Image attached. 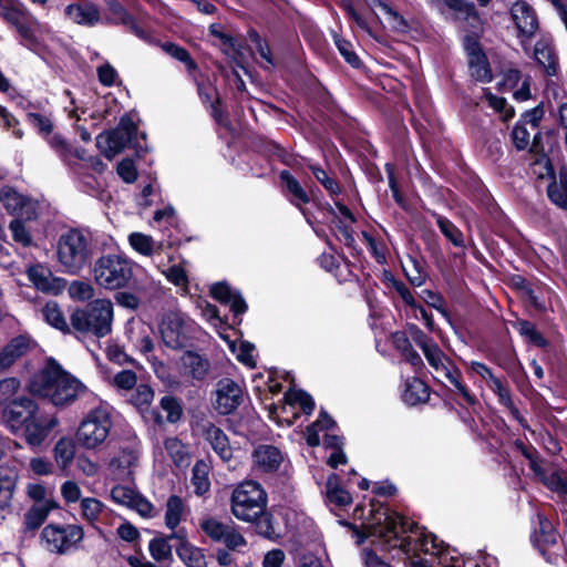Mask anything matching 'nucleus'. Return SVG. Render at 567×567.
Listing matches in <instances>:
<instances>
[{"label": "nucleus", "instance_id": "cd10ccee", "mask_svg": "<svg viewBox=\"0 0 567 567\" xmlns=\"http://www.w3.org/2000/svg\"><path fill=\"white\" fill-rule=\"evenodd\" d=\"M534 56L539 65L543 66L547 75H555L557 72L558 63L551 43L542 39L536 42L534 49Z\"/></svg>", "mask_w": 567, "mask_h": 567}, {"label": "nucleus", "instance_id": "4468645a", "mask_svg": "<svg viewBox=\"0 0 567 567\" xmlns=\"http://www.w3.org/2000/svg\"><path fill=\"white\" fill-rule=\"evenodd\" d=\"M58 424L55 416L41 413L39 409L20 432L30 446H40Z\"/></svg>", "mask_w": 567, "mask_h": 567}, {"label": "nucleus", "instance_id": "a19ab883", "mask_svg": "<svg viewBox=\"0 0 567 567\" xmlns=\"http://www.w3.org/2000/svg\"><path fill=\"white\" fill-rule=\"evenodd\" d=\"M468 68L471 75L475 80L481 82H489L492 80V70L485 53L468 59Z\"/></svg>", "mask_w": 567, "mask_h": 567}, {"label": "nucleus", "instance_id": "37998d69", "mask_svg": "<svg viewBox=\"0 0 567 567\" xmlns=\"http://www.w3.org/2000/svg\"><path fill=\"white\" fill-rule=\"evenodd\" d=\"M174 538H171L169 535L158 536L153 538L148 544V550L151 553V556L156 561H164L171 558L172 556V545L169 544V540H173Z\"/></svg>", "mask_w": 567, "mask_h": 567}, {"label": "nucleus", "instance_id": "2f4dec72", "mask_svg": "<svg viewBox=\"0 0 567 567\" xmlns=\"http://www.w3.org/2000/svg\"><path fill=\"white\" fill-rule=\"evenodd\" d=\"M56 507L55 502H38L25 514V526L28 529H37L47 519L49 513Z\"/></svg>", "mask_w": 567, "mask_h": 567}, {"label": "nucleus", "instance_id": "a18cd8bd", "mask_svg": "<svg viewBox=\"0 0 567 567\" xmlns=\"http://www.w3.org/2000/svg\"><path fill=\"white\" fill-rule=\"evenodd\" d=\"M192 483L197 495H203L209 489L210 482L208 478V468L203 461H199L194 465L192 471Z\"/></svg>", "mask_w": 567, "mask_h": 567}, {"label": "nucleus", "instance_id": "aec40b11", "mask_svg": "<svg viewBox=\"0 0 567 567\" xmlns=\"http://www.w3.org/2000/svg\"><path fill=\"white\" fill-rule=\"evenodd\" d=\"M163 342L171 349H181L186 346L187 334L185 322L178 313H167L161 324Z\"/></svg>", "mask_w": 567, "mask_h": 567}, {"label": "nucleus", "instance_id": "c85d7f7f", "mask_svg": "<svg viewBox=\"0 0 567 567\" xmlns=\"http://www.w3.org/2000/svg\"><path fill=\"white\" fill-rule=\"evenodd\" d=\"M280 181L289 202L297 207L301 204H308L310 198L301 184L288 171L280 173Z\"/></svg>", "mask_w": 567, "mask_h": 567}, {"label": "nucleus", "instance_id": "e433bc0d", "mask_svg": "<svg viewBox=\"0 0 567 567\" xmlns=\"http://www.w3.org/2000/svg\"><path fill=\"white\" fill-rule=\"evenodd\" d=\"M547 196L559 208H567V174L560 173L558 179L549 183Z\"/></svg>", "mask_w": 567, "mask_h": 567}, {"label": "nucleus", "instance_id": "a878e982", "mask_svg": "<svg viewBox=\"0 0 567 567\" xmlns=\"http://www.w3.org/2000/svg\"><path fill=\"white\" fill-rule=\"evenodd\" d=\"M252 457L255 465L265 473L277 471L284 460L280 450L272 445L258 446L255 449Z\"/></svg>", "mask_w": 567, "mask_h": 567}, {"label": "nucleus", "instance_id": "de8ad7c7", "mask_svg": "<svg viewBox=\"0 0 567 567\" xmlns=\"http://www.w3.org/2000/svg\"><path fill=\"white\" fill-rule=\"evenodd\" d=\"M128 241L134 250L144 256H151L154 252L155 241L148 235L132 233L128 237Z\"/></svg>", "mask_w": 567, "mask_h": 567}, {"label": "nucleus", "instance_id": "393cba45", "mask_svg": "<svg viewBox=\"0 0 567 567\" xmlns=\"http://www.w3.org/2000/svg\"><path fill=\"white\" fill-rule=\"evenodd\" d=\"M210 293L217 301L229 305L231 311L238 316L247 310V305L239 292L233 290L227 284L217 282L212 286Z\"/></svg>", "mask_w": 567, "mask_h": 567}, {"label": "nucleus", "instance_id": "864d4df0", "mask_svg": "<svg viewBox=\"0 0 567 567\" xmlns=\"http://www.w3.org/2000/svg\"><path fill=\"white\" fill-rule=\"evenodd\" d=\"M69 296L79 301H86L93 298L94 288L85 281L74 280L69 286Z\"/></svg>", "mask_w": 567, "mask_h": 567}, {"label": "nucleus", "instance_id": "412c9836", "mask_svg": "<svg viewBox=\"0 0 567 567\" xmlns=\"http://www.w3.org/2000/svg\"><path fill=\"white\" fill-rule=\"evenodd\" d=\"M111 497L115 503L135 509L142 517L152 516V503L128 486H114L111 491Z\"/></svg>", "mask_w": 567, "mask_h": 567}, {"label": "nucleus", "instance_id": "473e14b6", "mask_svg": "<svg viewBox=\"0 0 567 567\" xmlns=\"http://www.w3.org/2000/svg\"><path fill=\"white\" fill-rule=\"evenodd\" d=\"M429 388L422 380L413 378L405 383L403 399L409 405L424 403L429 400Z\"/></svg>", "mask_w": 567, "mask_h": 567}, {"label": "nucleus", "instance_id": "7c9ffc66", "mask_svg": "<svg viewBox=\"0 0 567 567\" xmlns=\"http://www.w3.org/2000/svg\"><path fill=\"white\" fill-rule=\"evenodd\" d=\"M54 460L62 472H65L75 456V444L70 437H61L53 449Z\"/></svg>", "mask_w": 567, "mask_h": 567}, {"label": "nucleus", "instance_id": "20e7f679", "mask_svg": "<svg viewBox=\"0 0 567 567\" xmlns=\"http://www.w3.org/2000/svg\"><path fill=\"white\" fill-rule=\"evenodd\" d=\"M58 260L70 275H78L93 257L91 236L72 228L63 233L56 245Z\"/></svg>", "mask_w": 567, "mask_h": 567}, {"label": "nucleus", "instance_id": "4c0bfd02", "mask_svg": "<svg viewBox=\"0 0 567 567\" xmlns=\"http://www.w3.org/2000/svg\"><path fill=\"white\" fill-rule=\"evenodd\" d=\"M372 4L383 14V19L390 29L399 32H403L408 29V23L404 18L383 0H373Z\"/></svg>", "mask_w": 567, "mask_h": 567}, {"label": "nucleus", "instance_id": "4d7b16f0", "mask_svg": "<svg viewBox=\"0 0 567 567\" xmlns=\"http://www.w3.org/2000/svg\"><path fill=\"white\" fill-rule=\"evenodd\" d=\"M518 332L526 337L530 342L538 347H546L547 341L545 338L536 330L535 326L526 320H520L516 324Z\"/></svg>", "mask_w": 567, "mask_h": 567}, {"label": "nucleus", "instance_id": "bb28decb", "mask_svg": "<svg viewBox=\"0 0 567 567\" xmlns=\"http://www.w3.org/2000/svg\"><path fill=\"white\" fill-rule=\"evenodd\" d=\"M159 408L166 413L164 419L162 414L154 412V420L159 425L164 424V422L174 424L183 417L184 408L182 400L172 394H166L161 398Z\"/></svg>", "mask_w": 567, "mask_h": 567}, {"label": "nucleus", "instance_id": "603ef678", "mask_svg": "<svg viewBox=\"0 0 567 567\" xmlns=\"http://www.w3.org/2000/svg\"><path fill=\"white\" fill-rule=\"evenodd\" d=\"M162 49L172 58L183 62L189 70H194L196 68V63L186 49L171 42L164 43Z\"/></svg>", "mask_w": 567, "mask_h": 567}, {"label": "nucleus", "instance_id": "c9c22d12", "mask_svg": "<svg viewBox=\"0 0 567 567\" xmlns=\"http://www.w3.org/2000/svg\"><path fill=\"white\" fill-rule=\"evenodd\" d=\"M445 4L456 11L461 19L466 20L474 29L481 24V19L475 6L466 0H444Z\"/></svg>", "mask_w": 567, "mask_h": 567}, {"label": "nucleus", "instance_id": "72a5a7b5", "mask_svg": "<svg viewBox=\"0 0 567 567\" xmlns=\"http://www.w3.org/2000/svg\"><path fill=\"white\" fill-rule=\"evenodd\" d=\"M186 513V506L183 499L177 495H171L166 502L165 511V525L167 528L174 530Z\"/></svg>", "mask_w": 567, "mask_h": 567}, {"label": "nucleus", "instance_id": "f257e3e1", "mask_svg": "<svg viewBox=\"0 0 567 567\" xmlns=\"http://www.w3.org/2000/svg\"><path fill=\"white\" fill-rule=\"evenodd\" d=\"M370 535L383 540L389 548H399L410 559L411 567H432L426 559L417 558V554L435 555L441 551V543L433 534L408 522L403 516L378 509L369 525Z\"/></svg>", "mask_w": 567, "mask_h": 567}, {"label": "nucleus", "instance_id": "ddd939ff", "mask_svg": "<svg viewBox=\"0 0 567 567\" xmlns=\"http://www.w3.org/2000/svg\"><path fill=\"white\" fill-rule=\"evenodd\" d=\"M243 401V388L229 378L220 379L212 393V406L217 414L223 416L234 413Z\"/></svg>", "mask_w": 567, "mask_h": 567}, {"label": "nucleus", "instance_id": "423d86ee", "mask_svg": "<svg viewBox=\"0 0 567 567\" xmlns=\"http://www.w3.org/2000/svg\"><path fill=\"white\" fill-rule=\"evenodd\" d=\"M2 17L14 28L23 47L28 49L38 47L37 34L40 32L42 24L22 1L9 0L6 4H2Z\"/></svg>", "mask_w": 567, "mask_h": 567}, {"label": "nucleus", "instance_id": "39448f33", "mask_svg": "<svg viewBox=\"0 0 567 567\" xmlns=\"http://www.w3.org/2000/svg\"><path fill=\"white\" fill-rule=\"evenodd\" d=\"M93 276L100 287L107 290H117L130 284L133 277V268L126 258L109 254L95 261Z\"/></svg>", "mask_w": 567, "mask_h": 567}, {"label": "nucleus", "instance_id": "79ce46f5", "mask_svg": "<svg viewBox=\"0 0 567 567\" xmlns=\"http://www.w3.org/2000/svg\"><path fill=\"white\" fill-rule=\"evenodd\" d=\"M164 447L177 466L188 464V453L181 440L177 437H168L164 442Z\"/></svg>", "mask_w": 567, "mask_h": 567}, {"label": "nucleus", "instance_id": "5fc2aeb1", "mask_svg": "<svg viewBox=\"0 0 567 567\" xmlns=\"http://www.w3.org/2000/svg\"><path fill=\"white\" fill-rule=\"evenodd\" d=\"M333 39L338 51L344 58V60L353 68H358L361 61L359 56L354 53L352 43L339 37L338 34H334Z\"/></svg>", "mask_w": 567, "mask_h": 567}, {"label": "nucleus", "instance_id": "9b49d317", "mask_svg": "<svg viewBox=\"0 0 567 567\" xmlns=\"http://www.w3.org/2000/svg\"><path fill=\"white\" fill-rule=\"evenodd\" d=\"M423 354L434 372L437 374V378L443 377L449 380L450 383L454 386V390L464 399L468 405H474L476 403L475 396L470 393L464 384H462L460 380L461 372L443 353L437 343L426 349Z\"/></svg>", "mask_w": 567, "mask_h": 567}, {"label": "nucleus", "instance_id": "e2e57ef3", "mask_svg": "<svg viewBox=\"0 0 567 567\" xmlns=\"http://www.w3.org/2000/svg\"><path fill=\"white\" fill-rule=\"evenodd\" d=\"M220 543L225 544V546L230 550H237L246 546L247 544L244 536L231 524L228 527L227 532L225 533L224 538L221 539Z\"/></svg>", "mask_w": 567, "mask_h": 567}, {"label": "nucleus", "instance_id": "b1692460", "mask_svg": "<svg viewBox=\"0 0 567 567\" xmlns=\"http://www.w3.org/2000/svg\"><path fill=\"white\" fill-rule=\"evenodd\" d=\"M181 367L184 375L203 381L209 372L210 363L197 352L186 351L181 358Z\"/></svg>", "mask_w": 567, "mask_h": 567}, {"label": "nucleus", "instance_id": "f8f14e48", "mask_svg": "<svg viewBox=\"0 0 567 567\" xmlns=\"http://www.w3.org/2000/svg\"><path fill=\"white\" fill-rule=\"evenodd\" d=\"M39 410L38 403L27 395L2 400V423L17 434Z\"/></svg>", "mask_w": 567, "mask_h": 567}, {"label": "nucleus", "instance_id": "dca6fc26", "mask_svg": "<svg viewBox=\"0 0 567 567\" xmlns=\"http://www.w3.org/2000/svg\"><path fill=\"white\" fill-rule=\"evenodd\" d=\"M27 275L37 290L48 295L56 296L66 287L63 278L53 276L51 269L42 264L30 265Z\"/></svg>", "mask_w": 567, "mask_h": 567}, {"label": "nucleus", "instance_id": "680f3d73", "mask_svg": "<svg viewBox=\"0 0 567 567\" xmlns=\"http://www.w3.org/2000/svg\"><path fill=\"white\" fill-rule=\"evenodd\" d=\"M154 399V391L147 384H141L136 388L135 392L131 395V403L142 409L148 406Z\"/></svg>", "mask_w": 567, "mask_h": 567}, {"label": "nucleus", "instance_id": "0eeeda50", "mask_svg": "<svg viewBox=\"0 0 567 567\" xmlns=\"http://www.w3.org/2000/svg\"><path fill=\"white\" fill-rule=\"evenodd\" d=\"M267 493L255 481H246L239 484L231 494V513L244 522H252L266 509Z\"/></svg>", "mask_w": 567, "mask_h": 567}, {"label": "nucleus", "instance_id": "9d476101", "mask_svg": "<svg viewBox=\"0 0 567 567\" xmlns=\"http://www.w3.org/2000/svg\"><path fill=\"white\" fill-rule=\"evenodd\" d=\"M111 426L109 412L105 409H95L81 422L76 440L85 449H95L106 440Z\"/></svg>", "mask_w": 567, "mask_h": 567}, {"label": "nucleus", "instance_id": "6e6552de", "mask_svg": "<svg viewBox=\"0 0 567 567\" xmlns=\"http://www.w3.org/2000/svg\"><path fill=\"white\" fill-rule=\"evenodd\" d=\"M83 537V528L73 524H49L41 533L45 548L59 555H65L76 549Z\"/></svg>", "mask_w": 567, "mask_h": 567}, {"label": "nucleus", "instance_id": "a211bd4d", "mask_svg": "<svg viewBox=\"0 0 567 567\" xmlns=\"http://www.w3.org/2000/svg\"><path fill=\"white\" fill-rule=\"evenodd\" d=\"M64 14L70 21L81 27L93 28L102 22L101 10L91 0L68 4Z\"/></svg>", "mask_w": 567, "mask_h": 567}, {"label": "nucleus", "instance_id": "69168bd1", "mask_svg": "<svg viewBox=\"0 0 567 567\" xmlns=\"http://www.w3.org/2000/svg\"><path fill=\"white\" fill-rule=\"evenodd\" d=\"M137 382L136 373L132 370H123L114 375L113 383L117 389L132 390Z\"/></svg>", "mask_w": 567, "mask_h": 567}, {"label": "nucleus", "instance_id": "c756f323", "mask_svg": "<svg viewBox=\"0 0 567 567\" xmlns=\"http://www.w3.org/2000/svg\"><path fill=\"white\" fill-rule=\"evenodd\" d=\"M538 525L535 527L532 536L534 543L540 548L542 546L555 545L557 542V532L551 522L543 514L537 515Z\"/></svg>", "mask_w": 567, "mask_h": 567}, {"label": "nucleus", "instance_id": "5701e85b", "mask_svg": "<svg viewBox=\"0 0 567 567\" xmlns=\"http://www.w3.org/2000/svg\"><path fill=\"white\" fill-rule=\"evenodd\" d=\"M512 18L522 35L530 38L538 29V21L533 8L525 1H517L511 9Z\"/></svg>", "mask_w": 567, "mask_h": 567}, {"label": "nucleus", "instance_id": "6e6d98bb", "mask_svg": "<svg viewBox=\"0 0 567 567\" xmlns=\"http://www.w3.org/2000/svg\"><path fill=\"white\" fill-rule=\"evenodd\" d=\"M103 509H104L103 503H101L96 498L87 497V498H83L81 501L82 516H83V518H85L86 520H89L91 523L99 519V516L101 515Z\"/></svg>", "mask_w": 567, "mask_h": 567}, {"label": "nucleus", "instance_id": "58836bf2", "mask_svg": "<svg viewBox=\"0 0 567 567\" xmlns=\"http://www.w3.org/2000/svg\"><path fill=\"white\" fill-rule=\"evenodd\" d=\"M488 386L491 390L498 396L499 403L509 409L515 416V419L524 425V419L519 415L518 410L514 406L513 400L511 398V393L507 386H505L504 382L494 377L489 382Z\"/></svg>", "mask_w": 567, "mask_h": 567}, {"label": "nucleus", "instance_id": "f03ea898", "mask_svg": "<svg viewBox=\"0 0 567 567\" xmlns=\"http://www.w3.org/2000/svg\"><path fill=\"white\" fill-rule=\"evenodd\" d=\"M29 389L31 393L48 399L55 406H65L85 395L87 388L66 372L54 359L47 360L45 367L35 374Z\"/></svg>", "mask_w": 567, "mask_h": 567}, {"label": "nucleus", "instance_id": "1a4fd4ad", "mask_svg": "<svg viewBox=\"0 0 567 567\" xmlns=\"http://www.w3.org/2000/svg\"><path fill=\"white\" fill-rule=\"evenodd\" d=\"M136 136L137 126L130 118H121L114 130L97 135L96 146L106 158L112 159L127 145L132 144L133 147H137Z\"/></svg>", "mask_w": 567, "mask_h": 567}, {"label": "nucleus", "instance_id": "6ab92c4d", "mask_svg": "<svg viewBox=\"0 0 567 567\" xmlns=\"http://www.w3.org/2000/svg\"><path fill=\"white\" fill-rule=\"evenodd\" d=\"M171 538H176L175 550L178 558L187 567H207V559L203 548L190 544L187 539V533L184 528L169 534Z\"/></svg>", "mask_w": 567, "mask_h": 567}, {"label": "nucleus", "instance_id": "7ed1b4c3", "mask_svg": "<svg viewBox=\"0 0 567 567\" xmlns=\"http://www.w3.org/2000/svg\"><path fill=\"white\" fill-rule=\"evenodd\" d=\"M73 332L102 338L112 330L113 305L107 299H95L70 316Z\"/></svg>", "mask_w": 567, "mask_h": 567}, {"label": "nucleus", "instance_id": "f704fd0d", "mask_svg": "<svg viewBox=\"0 0 567 567\" xmlns=\"http://www.w3.org/2000/svg\"><path fill=\"white\" fill-rule=\"evenodd\" d=\"M44 320L53 328L64 332H73L71 322L68 323L61 308L54 301L48 302L42 309Z\"/></svg>", "mask_w": 567, "mask_h": 567}, {"label": "nucleus", "instance_id": "0e129e2a", "mask_svg": "<svg viewBox=\"0 0 567 567\" xmlns=\"http://www.w3.org/2000/svg\"><path fill=\"white\" fill-rule=\"evenodd\" d=\"M310 169L316 177V179L321 183V185L331 194H338L339 193V185L338 183L331 178L324 169H322L319 166L311 165Z\"/></svg>", "mask_w": 567, "mask_h": 567}, {"label": "nucleus", "instance_id": "c03bdc74", "mask_svg": "<svg viewBox=\"0 0 567 567\" xmlns=\"http://www.w3.org/2000/svg\"><path fill=\"white\" fill-rule=\"evenodd\" d=\"M436 224L442 234L455 246L464 247V237L462 231L446 217L435 215Z\"/></svg>", "mask_w": 567, "mask_h": 567}, {"label": "nucleus", "instance_id": "49530a36", "mask_svg": "<svg viewBox=\"0 0 567 567\" xmlns=\"http://www.w3.org/2000/svg\"><path fill=\"white\" fill-rule=\"evenodd\" d=\"M288 404H298L305 414H311L315 410V401L310 394L302 390H289L285 394Z\"/></svg>", "mask_w": 567, "mask_h": 567}, {"label": "nucleus", "instance_id": "ea45409f", "mask_svg": "<svg viewBox=\"0 0 567 567\" xmlns=\"http://www.w3.org/2000/svg\"><path fill=\"white\" fill-rule=\"evenodd\" d=\"M327 498L337 506H347L352 503L350 493L339 486L338 477L330 476L327 481Z\"/></svg>", "mask_w": 567, "mask_h": 567}, {"label": "nucleus", "instance_id": "4be33fe9", "mask_svg": "<svg viewBox=\"0 0 567 567\" xmlns=\"http://www.w3.org/2000/svg\"><path fill=\"white\" fill-rule=\"evenodd\" d=\"M37 347L29 334H19L2 347V370L12 367Z\"/></svg>", "mask_w": 567, "mask_h": 567}, {"label": "nucleus", "instance_id": "3c124183", "mask_svg": "<svg viewBox=\"0 0 567 567\" xmlns=\"http://www.w3.org/2000/svg\"><path fill=\"white\" fill-rule=\"evenodd\" d=\"M138 461V449L136 444L122 447L117 457L112 461V464L120 468L126 470L136 465Z\"/></svg>", "mask_w": 567, "mask_h": 567}, {"label": "nucleus", "instance_id": "774afa93", "mask_svg": "<svg viewBox=\"0 0 567 567\" xmlns=\"http://www.w3.org/2000/svg\"><path fill=\"white\" fill-rule=\"evenodd\" d=\"M117 174L125 183H134L137 178V171L130 158H124L117 164Z\"/></svg>", "mask_w": 567, "mask_h": 567}, {"label": "nucleus", "instance_id": "8fccbe9b", "mask_svg": "<svg viewBox=\"0 0 567 567\" xmlns=\"http://www.w3.org/2000/svg\"><path fill=\"white\" fill-rule=\"evenodd\" d=\"M25 221L23 218H14L9 224L13 240L23 247H28L32 243V236L24 225Z\"/></svg>", "mask_w": 567, "mask_h": 567}, {"label": "nucleus", "instance_id": "09e8293b", "mask_svg": "<svg viewBox=\"0 0 567 567\" xmlns=\"http://www.w3.org/2000/svg\"><path fill=\"white\" fill-rule=\"evenodd\" d=\"M230 524H224L216 518H206L200 523L203 532L214 542L220 543Z\"/></svg>", "mask_w": 567, "mask_h": 567}, {"label": "nucleus", "instance_id": "f3484780", "mask_svg": "<svg viewBox=\"0 0 567 567\" xmlns=\"http://www.w3.org/2000/svg\"><path fill=\"white\" fill-rule=\"evenodd\" d=\"M200 436L209 443L214 452L224 461L228 462L233 458V447L230 446L226 433L215 425L213 422L205 420L197 423L196 426Z\"/></svg>", "mask_w": 567, "mask_h": 567}, {"label": "nucleus", "instance_id": "bf43d9fd", "mask_svg": "<svg viewBox=\"0 0 567 567\" xmlns=\"http://www.w3.org/2000/svg\"><path fill=\"white\" fill-rule=\"evenodd\" d=\"M251 523H255L256 530L259 535L270 539L276 536V530L272 524V517L265 509L262 511L261 514L254 518Z\"/></svg>", "mask_w": 567, "mask_h": 567}, {"label": "nucleus", "instance_id": "338daca9", "mask_svg": "<svg viewBox=\"0 0 567 567\" xmlns=\"http://www.w3.org/2000/svg\"><path fill=\"white\" fill-rule=\"evenodd\" d=\"M412 269L404 268L405 276L411 285L421 287L425 282L426 274L422 270L421 264L411 258Z\"/></svg>", "mask_w": 567, "mask_h": 567}, {"label": "nucleus", "instance_id": "2eb2a0df", "mask_svg": "<svg viewBox=\"0 0 567 567\" xmlns=\"http://www.w3.org/2000/svg\"><path fill=\"white\" fill-rule=\"evenodd\" d=\"M2 205L14 218L33 220L38 217V203L12 188H2Z\"/></svg>", "mask_w": 567, "mask_h": 567}, {"label": "nucleus", "instance_id": "052dcab7", "mask_svg": "<svg viewBox=\"0 0 567 567\" xmlns=\"http://www.w3.org/2000/svg\"><path fill=\"white\" fill-rule=\"evenodd\" d=\"M47 141L63 161H69L72 153V146L60 134L51 133L47 136Z\"/></svg>", "mask_w": 567, "mask_h": 567}, {"label": "nucleus", "instance_id": "13d9d810", "mask_svg": "<svg viewBox=\"0 0 567 567\" xmlns=\"http://www.w3.org/2000/svg\"><path fill=\"white\" fill-rule=\"evenodd\" d=\"M485 97L488 105L498 112L504 121H508L514 116L513 107L507 104V101L504 97L496 96L488 90L485 92Z\"/></svg>", "mask_w": 567, "mask_h": 567}]
</instances>
